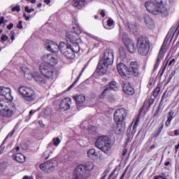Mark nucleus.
Listing matches in <instances>:
<instances>
[{
    "label": "nucleus",
    "mask_w": 179,
    "mask_h": 179,
    "mask_svg": "<svg viewBox=\"0 0 179 179\" xmlns=\"http://www.w3.org/2000/svg\"><path fill=\"white\" fill-rule=\"evenodd\" d=\"M164 99H166V92H164L162 96L161 103H163V101H164Z\"/></svg>",
    "instance_id": "obj_58"
},
{
    "label": "nucleus",
    "mask_w": 179,
    "mask_h": 179,
    "mask_svg": "<svg viewBox=\"0 0 179 179\" xmlns=\"http://www.w3.org/2000/svg\"><path fill=\"white\" fill-rule=\"evenodd\" d=\"M22 179H31V178H30L27 176H24Z\"/></svg>",
    "instance_id": "obj_64"
},
{
    "label": "nucleus",
    "mask_w": 179,
    "mask_h": 179,
    "mask_svg": "<svg viewBox=\"0 0 179 179\" xmlns=\"http://www.w3.org/2000/svg\"><path fill=\"white\" fill-rule=\"evenodd\" d=\"M13 12H20V6L17 5L12 8Z\"/></svg>",
    "instance_id": "obj_43"
},
{
    "label": "nucleus",
    "mask_w": 179,
    "mask_h": 179,
    "mask_svg": "<svg viewBox=\"0 0 179 179\" xmlns=\"http://www.w3.org/2000/svg\"><path fill=\"white\" fill-rule=\"evenodd\" d=\"M123 43L125 47L127 48V51L130 52V54H134L136 51V48H135V43L132 40L129 38H123Z\"/></svg>",
    "instance_id": "obj_17"
},
{
    "label": "nucleus",
    "mask_w": 179,
    "mask_h": 179,
    "mask_svg": "<svg viewBox=\"0 0 179 179\" xmlns=\"http://www.w3.org/2000/svg\"><path fill=\"white\" fill-rule=\"evenodd\" d=\"M129 29L130 31H136V25L129 24Z\"/></svg>",
    "instance_id": "obj_40"
},
{
    "label": "nucleus",
    "mask_w": 179,
    "mask_h": 179,
    "mask_svg": "<svg viewBox=\"0 0 179 179\" xmlns=\"http://www.w3.org/2000/svg\"><path fill=\"white\" fill-rule=\"evenodd\" d=\"M169 64V61L166 63L165 66L162 68V71L161 73V76L164 73V71H166V68L167 67V64Z\"/></svg>",
    "instance_id": "obj_49"
},
{
    "label": "nucleus",
    "mask_w": 179,
    "mask_h": 179,
    "mask_svg": "<svg viewBox=\"0 0 179 179\" xmlns=\"http://www.w3.org/2000/svg\"><path fill=\"white\" fill-rule=\"evenodd\" d=\"M159 113H160V106H159L158 108L155 110L154 116L157 117V115H159Z\"/></svg>",
    "instance_id": "obj_47"
},
{
    "label": "nucleus",
    "mask_w": 179,
    "mask_h": 179,
    "mask_svg": "<svg viewBox=\"0 0 179 179\" xmlns=\"http://www.w3.org/2000/svg\"><path fill=\"white\" fill-rule=\"evenodd\" d=\"M167 43H169V38H167V36H166V38H164V43L161 47V49L159 50L157 61L155 64L154 71H156V69H157V68H159V65H160V61H162V59L164 57V50H166V47L167 45Z\"/></svg>",
    "instance_id": "obj_13"
},
{
    "label": "nucleus",
    "mask_w": 179,
    "mask_h": 179,
    "mask_svg": "<svg viewBox=\"0 0 179 179\" xmlns=\"http://www.w3.org/2000/svg\"><path fill=\"white\" fill-rule=\"evenodd\" d=\"M87 156L90 157V159H94L97 157V152H96V150L92 148L88 150L87 152Z\"/></svg>",
    "instance_id": "obj_30"
},
{
    "label": "nucleus",
    "mask_w": 179,
    "mask_h": 179,
    "mask_svg": "<svg viewBox=\"0 0 179 179\" xmlns=\"http://www.w3.org/2000/svg\"><path fill=\"white\" fill-rule=\"evenodd\" d=\"M45 45L48 51H50L51 52H59L62 50V48H61V42L59 45H58L52 41L48 40L45 41Z\"/></svg>",
    "instance_id": "obj_14"
},
{
    "label": "nucleus",
    "mask_w": 179,
    "mask_h": 179,
    "mask_svg": "<svg viewBox=\"0 0 179 179\" xmlns=\"http://www.w3.org/2000/svg\"><path fill=\"white\" fill-rule=\"evenodd\" d=\"M62 54L64 57H66L67 59H75L76 58V53L80 51V46L79 44L69 45L65 42H61Z\"/></svg>",
    "instance_id": "obj_5"
},
{
    "label": "nucleus",
    "mask_w": 179,
    "mask_h": 179,
    "mask_svg": "<svg viewBox=\"0 0 179 179\" xmlns=\"http://www.w3.org/2000/svg\"><path fill=\"white\" fill-rule=\"evenodd\" d=\"M150 50L149 39L145 36H140L137 40V51L140 55L145 57Z\"/></svg>",
    "instance_id": "obj_10"
},
{
    "label": "nucleus",
    "mask_w": 179,
    "mask_h": 179,
    "mask_svg": "<svg viewBox=\"0 0 179 179\" xmlns=\"http://www.w3.org/2000/svg\"><path fill=\"white\" fill-rule=\"evenodd\" d=\"M113 24H114V20L111 18L108 19L107 20V25L108 26V27H111Z\"/></svg>",
    "instance_id": "obj_44"
},
{
    "label": "nucleus",
    "mask_w": 179,
    "mask_h": 179,
    "mask_svg": "<svg viewBox=\"0 0 179 179\" xmlns=\"http://www.w3.org/2000/svg\"><path fill=\"white\" fill-rule=\"evenodd\" d=\"M145 6L146 10L152 15H162V16L169 15V10L164 5H163V0H150L145 1Z\"/></svg>",
    "instance_id": "obj_2"
},
{
    "label": "nucleus",
    "mask_w": 179,
    "mask_h": 179,
    "mask_svg": "<svg viewBox=\"0 0 179 179\" xmlns=\"http://www.w3.org/2000/svg\"><path fill=\"white\" fill-rule=\"evenodd\" d=\"M111 90L117 92L118 90V83L115 81H110L107 85L105 86V89L103 90L99 96V99H104L106 94H108Z\"/></svg>",
    "instance_id": "obj_12"
},
{
    "label": "nucleus",
    "mask_w": 179,
    "mask_h": 179,
    "mask_svg": "<svg viewBox=\"0 0 179 179\" xmlns=\"http://www.w3.org/2000/svg\"><path fill=\"white\" fill-rule=\"evenodd\" d=\"M13 134H15V130H12L6 137V138L3 140V141L2 142L1 145H0V149L1 148H2V146H3L5 145V143H6V139H8V138H11V136H13Z\"/></svg>",
    "instance_id": "obj_34"
},
{
    "label": "nucleus",
    "mask_w": 179,
    "mask_h": 179,
    "mask_svg": "<svg viewBox=\"0 0 179 179\" xmlns=\"http://www.w3.org/2000/svg\"><path fill=\"white\" fill-rule=\"evenodd\" d=\"M71 98H65L62 99L59 104V108L63 110V111H66L71 108Z\"/></svg>",
    "instance_id": "obj_20"
},
{
    "label": "nucleus",
    "mask_w": 179,
    "mask_h": 179,
    "mask_svg": "<svg viewBox=\"0 0 179 179\" xmlns=\"http://www.w3.org/2000/svg\"><path fill=\"white\" fill-rule=\"evenodd\" d=\"M46 163L48 164V169L49 170V173H52V171H54L58 166V162L54 159L50 160Z\"/></svg>",
    "instance_id": "obj_25"
},
{
    "label": "nucleus",
    "mask_w": 179,
    "mask_h": 179,
    "mask_svg": "<svg viewBox=\"0 0 179 179\" xmlns=\"http://www.w3.org/2000/svg\"><path fill=\"white\" fill-rule=\"evenodd\" d=\"M73 29L72 31L66 33V40L67 43H71L69 45H75V44H79L80 38H79V34H80V27L78 20H74L73 22Z\"/></svg>",
    "instance_id": "obj_6"
},
{
    "label": "nucleus",
    "mask_w": 179,
    "mask_h": 179,
    "mask_svg": "<svg viewBox=\"0 0 179 179\" xmlns=\"http://www.w3.org/2000/svg\"><path fill=\"white\" fill-rule=\"evenodd\" d=\"M9 106L8 99H0V113Z\"/></svg>",
    "instance_id": "obj_28"
},
{
    "label": "nucleus",
    "mask_w": 179,
    "mask_h": 179,
    "mask_svg": "<svg viewBox=\"0 0 179 179\" xmlns=\"http://www.w3.org/2000/svg\"><path fill=\"white\" fill-rule=\"evenodd\" d=\"M159 93H160V87H157L153 91L154 97H157V96H159Z\"/></svg>",
    "instance_id": "obj_39"
},
{
    "label": "nucleus",
    "mask_w": 179,
    "mask_h": 179,
    "mask_svg": "<svg viewBox=\"0 0 179 179\" xmlns=\"http://www.w3.org/2000/svg\"><path fill=\"white\" fill-rule=\"evenodd\" d=\"M115 171H117V169H115L109 175V178H111V177H113V176H114V174H115Z\"/></svg>",
    "instance_id": "obj_52"
},
{
    "label": "nucleus",
    "mask_w": 179,
    "mask_h": 179,
    "mask_svg": "<svg viewBox=\"0 0 179 179\" xmlns=\"http://www.w3.org/2000/svg\"><path fill=\"white\" fill-rule=\"evenodd\" d=\"M23 16H24V17H25V20H27V21L30 20V17L27 16V14H26V13H23Z\"/></svg>",
    "instance_id": "obj_51"
},
{
    "label": "nucleus",
    "mask_w": 179,
    "mask_h": 179,
    "mask_svg": "<svg viewBox=\"0 0 179 179\" xmlns=\"http://www.w3.org/2000/svg\"><path fill=\"white\" fill-rule=\"evenodd\" d=\"M49 157H50V152H48V151H45L43 155V159H45V160H47V159H48Z\"/></svg>",
    "instance_id": "obj_45"
},
{
    "label": "nucleus",
    "mask_w": 179,
    "mask_h": 179,
    "mask_svg": "<svg viewBox=\"0 0 179 179\" xmlns=\"http://www.w3.org/2000/svg\"><path fill=\"white\" fill-rule=\"evenodd\" d=\"M39 71L43 76H45V78H48V79H55L58 76L57 71L54 69V66H52L51 64L44 63L41 64L39 66Z\"/></svg>",
    "instance_id": "obj_9"
},
{
    "label": "nucleus",
    "mask_w": 179,
    "mask_h": 179,
    "mask_svg": "<svg viewBox=\"0 0 179 179\" xmlns=\"http://www.w3.org/2000/svg\"><path fill=\"white\" fill-rule=\"evenodd\" d=\"M176 63V59H173L172 60H171L169 63V66H171V65L173 64H175Z\"/></svg>",
    "instance_id": "obj_55"
},
{
    "label": "nucleus",
    "mask_w": 179,
    "mask_h": 179,
    "mask_svg": "<svg viewBox=\"0 0 179 179\" xmlns=\"http://www.w3.org/2000/svg\"><path fill=\"white\" fill-rule=\"evenodd\" d=\"M13 157L18 163H24V162L26 161V157L21 153H17L15 155H13Z\"/></svg>",
    "instance_id": "obj_27"
},
{
    "label": "nucleus",
    "mask_w": 179,
    "mask_h": 179,
    "mask_svg": "<svg viewBox=\"0 0 179 179\" xmlns=\"http://www.w3.org/2000/svg\"><path fill=\"white\" fill-rule=\"evenodd\" d=\"M23 73L25 79H28V80H31L36 76V73H31L30 69L26 67L24 68Z\"/></svg>",
    "instance_id": "obj_24"
},
{
    "label": "nucleus",
    "mask_w": 179,
    "mask_h": 179,
    "mask_svg": "<svg viewBox=\"0 0 179 179\" xmlns=\"http://www.w3.org/2000/svg\"><path fill=\"white\" fill-rule=\"evenodd\" d=\"M139 122V120H136L134 122V124L133 126V129H136V128H138V123Z\"/></svg>",
    "instance_id": "obj_48"
},
{
    "label": "nucleus",
    "mask_w": 179,
    "mask_h": 179,
    "mask_svg": "<svg viewBox=\"0 0 179 179\" xmlns=\"http://www.w3.org/2000/svg\"><path fill=\"white\" fill-rule=\"evenodd\" d=\"M108 173H110V169H106L103 173L101 174V177L100 179H106L107 178V176L108 175Z\"/></svg>",
    "instance_id": "obj_35"
},
{
    "label": "nucleus",
    "mask_w": 179,
    "mask_h": 179,
    "mask_svg": "<svg viewBox=\"0 0 179 179\" xmlns=\"http://www.w3.org/2000/svg\"><path fill=\"white\" fill-rule=\"evenodd\" d=\"M10 88L6 87H0V96L5 97L6 100H13V96H12Z\"/></svg>",
    "instance_id": "obj_18"
},
{
    "label": "nucleus",
    "mask_w": 179,
    "mask_h": 179,
    "mask_svg": "<svg viewBox=\"0 0 179 179\" xmlns=\"http://www.w3.org/2000/svg\"><path fill=\"white\" fill-rule=\"evenodd\" d=\"M173 79V76H171V74L169 76L168 80H167V83H170L171 80Z\"/></svg>",
    "instance_id": "obj_59"
},
{
    "label": "nucleus",
    "mask_w": 179,
    "mask_h": 179,
    "mask_svg": "<svg viewBox=\"0 0 179 179\" xmlns=\"http://www.w3.org/2000/svg\"><path fill=\"white\" fill-rule=\"evenodd\" d=\"M100 15L102 17H104V16H106V11L104 10H101Z\"/></svg>",
    "instance_id": "obj_57"
},
{
    "label": "nucleus",
    "mask_w": 179,
    "mask_h": 179,
    "mask_svg": "<svg viewBox=\"0 0 179 179\" xmlns=\"http://www.w3.org/2000/svg\"><path fill=\"white\" fill-rule=\"evenodd\" d=\"M17 29H23V22L22 21H19L17 24Z\"/></svg>",
    "instance_id": "obj_46"
},
{
    "label": "nucleus",
    "mask_w": 179,
    "mask_h": 179,
    "mask_svg": "<svg viewBox=\"0 0 179 179\" xmlns=\"http://www.w3.org/2000/svg\"><path fill=\"white\" fill-rule=\"evenodd\" d=\"M117 71L122 78H129V73L132 72L135 78L141 76V71L139 70V64L138 62H130L129 67L124 63H120L117 65Z\"/></svg>",
    "instance_id": "obj_3"
},
{
    "label": "nucleus",
    "mask_w": 179,
    "mask_h": 179,
    "mask_svg": "<svg viewBox=\"0 0 179 179\" xmlns=\"http://www.w3.org/2000/svg\"><path fill=\"white\" fill-rule=\"evenodd\" d=\"M159 135H160V133H158L157 131H155L153 133V134H152V136H153L154 138H157V136H159Z\"/></svg>",
    "instance_id": "obj_53"
},
{
    "label": "nucleus",
    "mask_w": 179,
    "mask_h": 179,
    "mask_svg": "<svg viewBox=\"0 0 179 179\" xmlns=\"http://www.w3.org/2000/svg\"><path fill=\"white\" fill-rule=\"evenodd\" d=\"M114 62V50L106 49L101 55L100 60L96 69V73L100 76L106 75L108 67L113 65Z\"/></svg>",
    "instance_id": "obj_1"
},
{
    "label": "nucleus",
    "mask_w": 179,
    "mask_h": 179,
    "mask_svg": "<svg viewBox=\"0 0 179 179\" xmlns=\"http://www.w3.org/2000/svg\"><path fill=\"white\" fill-rule=\"evenodd\" d=\"M94 169L93 162H87L84 164L78 165L74 170V177L76 179L89 178L90 173Z\"/></svg>",
    "instance_id": "obj_4"
},
{
    "label": "nucleus",
    "mask_w": 179,
    "mask_h": 179,
    "mask_svg": "<svg viewBox=\"0 0 179 179\" xmlns=\"http://www.w3.org/2000/svg\"><path fill=\"white\" fill-rule=\"evenodd\" d=\"M128 152V150L127 149H124L123 152H122V156H125V155H127V153Z\"/></svg>",
    "instance_id": "obj_61"
},
{
    "label": "nucleus",
    "mask_w": 179,
    "mask_h": 179,
    "mask_svg": "<svg viewBox=\"0 0 179 179\" xmlns=\"http://www.w3.org/2000/svg\"><path fill=\"white\" fill-rule=\"evenodd\" d=\"M73 99L76 100L77 108H80V107H82L83 106V103L85 101H86V96L83 94L77 95L75 96H73Z\"/></svg>",
    "instance_id": "obj_22"
},
{
    "label": "nucleus",
    "mask_w": 179,
    "mask_h": 179,
    "mask_svg": "<svg viewBox=\"0 0 179 179\" xmlns=\"http://www.w3.org/2000/svg\"><path fill=\"white\" fill-rule=\"evenodd\" d=\"M10 33L12 34L11 40H12V41H13L15 40V31H11Z\"/></svg>",
    "instance_id": "obj_56"
},
{
    "label": "nucleus",
    "mask_w": 179,
    "mask_h": 179,
    "mask_svg": "<svg viewBox=\"0 0 179 179\" xmlns=\"http://www.w3.org/2000/svg\"><path fill=\"white\" fill-rule=\"evenodd\" d=\"M80 76H82V73L79 74V76H78V78H76V80L74 81V83H73L68 89L67 90H71V89H72V87H73L75 86V85H76V83H78V82L79 81V79H80Z\"/></svg>",
    "instance_id": "obj_36"
},
{
    "label": "nucleus",
    "mask_w": 179,
    "mask_h": 179,
    "mask_svg": "<svg viewBox=\"0 0 179 179\" xmlns=\"http://www.w3.org/2000/svg\"><path fill=\"white\" fill-rule=\"evenodd\" d=\"M4 20H5V17H1L0 18V26L3 24Z\"/></svg>",
    "instance_id": "obj_60"
},
{
    "label": "nucleus",
    "mask_w": 179,
    "mask_h": 179,
    "mask_svg": "<svg viewBox=\"0 0 179 179\" xmlns=\"http://www.w3.org/2000/svg\"><path fill=\"white\" fill-rule=\"evenodd\" d=\"M174 111L173 110H170L169 112L167 113L166 116V121L165 122V126L169 128L171 125V121L174 119Z\"/></svg>",
    "instance_id": "obj_26"
},
{
    "label": "nucleus",
    "mask_w": 179,
    "mask_h": 179,
    "mask_svg": "<svg viewBox=\"0 0 179 179\" xmlns=\"http://www.w3.org/2000/svg\"><path fill=\"white\" fill-rule=\"evenodd\" d=\"M95 145L104 153H108L111 149V141L107 136H101L96 141Z\"/></svg>",
    "instance_id": "obj_8"
},
{
    "label": "nucleus",
    "mask_w": 179,
    "mask_h": 179,
    "mask_svg": "<svg viewBox=\"0 0 179 179\" xmlns=\"http://www.w3.org/2000/svg\"><path fill=\"white\" fill-rule=\"evenodd\" d=\"M145 23L148 29H153V27H155V22H153V20L150 17H145Z\"/></svg>",
    "instance_id": "obj_29"
},
{
    "label": "nucleus",
    "mask_w": 179,
    "mask_h": 179,
    "mask_svg": "<svg viewBox=\"0 0 179 179\" xmlns=\"http://www.w3.org/2000/svg\"><path fill=\"white\" fill-rule=\"evenodd\" d=\"M3 150H5V147L3 145L0 148V155L3 152Z\"/></svg>",
    "instance_id": "obj_63"
},
{
    "label": "nucleus",
    "mask_w": 179,
    "mask_h": 179,
    "mask_svg": "<svg viewBox=\"0 0 179 179\" xmlns=\"http://www.w3.org/2000/svg\"><path fill=\"white\" fill-rule=\"evenodd\" d=\"M34 79L36 82V83H38V85H45V83H47V77H45V76H44L43 74L35 73V76H34Z\"/></svg>",
    "instance_id": "obj_21"
},
{
    "label": "nucleus",
    "mask_w": 179,
    "mask_h": 179,
    "mask_svg": "<svg viewBox=\"0 0 179 179\" xmlns=\"http://www.w3.org/2000/svg\"><path fill=\"white\" fill-rule=\"evenodd\" d=\"M8 36L6 34H2L1 37V43H5V41H8Z\"/></svg>",
    "instance_id": "obj_42"
},
{
    "label": "nucleus",
    "mask_w": 179,
    "mask_h": 179,
    "mask_svg": "<svg viewBox=\"0 0 179 179\" xmlns=\"http://www.w3.org/2000/svg\"><path fill=\"white\" fill-rule=\"evenodd\" d=\"M123 92H124L126 94H128V96H132V94L135 93V90L131 86V84L126 83L123 86Z\"/></svg>",
    "instance_id": "obj_23"
},
{
    "label": "nucleus",
    "mask_w": 179,
    "mask_h": 179,
    "mask_svg": "<svg viewBox=\"0 0 179 179\" xmlns=\"http://www.w3.org/2000/svg\"><path fill=\"white\" fill-rule=\"evenodd\" d=\"M40 169L42 170V171H44V173H50L48 170V164H47V162L41 164L40 165Z\"/></svg>",
    "instance_id": "obj_33"
},
{
    "label": "nucleus",
    "mask_w": 179,
    "mask_h": 179,
    "mask_svg": "<svg viewBox=\"0 0 179 179\" xmlns=\"http://www.w3.org/2000/svg\"><path fill=\"white\" fill-rule=\"evenodd\" d=\"M127 118V110L122 108L115 110L113 116V120L117 124V131L119 134H124L125 131V122L124 120Z\"/></svg>",
    "instance_id": "obj_7"
},
{
    "label": "nucleus",
    "mask_w": 179,
    "mask_h": 179,
    "mask_svg": "<svg viewBox=\"0 0 179 179\" xmlns=\"http://www.w3.org/2000/svg\"><path fill=\"white\" fill-rule=\"evenodd\" d=\"M16 113V106L15 105L8 106L1 113V117L3 118H12Z\"/></svg>",
    "instance_id": "obj_15"
},
{
    "label": "nucleus",
    "mask_w": 179,
    "mask_h": 179,
    "mask_svg": "<svg viewBox=\"0 0 179 179\" xmlns=\"http://www.w3.org/2000/svg\"><path fill=\"white\" fill-rule=\"evenodd\" d=\"M7 29H8V30H12V29H13V23H10V24L7 26Z\"/></svg>",
    "instance_id": "obj_50"
},
{
    "label": "nucleus",
    "mask_w": 179,
    "mask_h": 179,
    "mask_svg": "<svg viewBox=\"0 0 179 179\" xmlns=\"http://www.w3.org/2000/svg\"><path fill=\"white\" fill-rule=\"evenodd\" d=\"M153 103H155V99L151 98L148 101L144 102L143 107H145V108H150Z\"/></svg>",
    "instance_id": "obj_32"
},
{
    "label": "nucleus",
    "mask_w": 179,
    "mask_h": 179,
    "mask_svg": "<svg viewBox=\"0 0 179 179\" xmlns=\"http://www.w3.org/2000/svg\"><path fill=\"white\" fill-rule=\"evenodd\" d=\"M18 92L21 96L26 100V101H34L36 100V93L34 90L27 87H20Z\"/></svg>",
    "instance_id": "obj_11"
},
{
    "label": "nucleus",
    "mask_w": 179,
    "mask_h": 179,
    "mask_svg": "<svg viewBox=\"0 0 179 179\" xmlns=\"http://www.w3.org/2000/svg\"><path fill=\"white\" fill-rule=\"evenodd\" d=\"M92 1L93 0H73L72 4L76 9H83Z\"/></svg>",
    "instance_id": "obj_19"
},
{
    "label": "nucleus",
    "mask_w": 179,
    "mask_h": 179,
    "mask_svg": "<svg viewBox=\"0 0 179 179\" xmlns=\"http://www.w3.org/2000/svg\"><path fill=\"white\" fill-rule=\"evenodd\" d=\"M119 53L120 59L125 61L127 58V52L125 51V49H124V48H120L119 49Z\"/></svg>",
    "instance_id": "obj_31"
},
{
    "label": "nucleus",
    "mask_w": 179,
    "mask_h": 179,
    "mask_svg": "<svg viewBox=\"0 0 179 179\" xmlns=\"http://www.w3.org/2000/svg\"><path fill=\"white\" fill-rule=\"evenodd\" d=\"M24 10H25V12H27V13H31V12H34V8H29V6H27L24 8Z\"/></svg>",
    "instance_id": "obj_41"
},
{
    "label": "nucleus",
    "mask_w": 179,
    "mask_h": 179,
    "mask_svg": "<svg viewBox=\"0 0 179 179\" xmlns=\"http://www.w3.org/2000/svg\"><path fill=\"white\" fill-rule=\"evenodd\" d=\"M153 179H167V176H166V173H162L161 175L155 176Z\"/></svg>",
    "instance_id": "obj_37"
},
{
    "label": "nucleus",
    "mask_w": 179,
    "mask_h": 179,
    "mask_svg": "<svg viewBox=\"0 0 179 179\" xmlns=\"http://www.w3.org/2000/svg\"><path fill=\"white\" fill-rule=\"evenodd\" d=\"M52 141L54 146H58V145L61 143V139H59L58 137L54 138Z\"/></svg>",
    "instance_id": "obj_38"
},
{
    "label": "nucleus",
    "mask_w": 179,
    "mask_h": 179,
    "mask_svg": "<svg viewBox=\"0 0 179 179\" xmlns=\"http://www.w3.org/2000/svg\"><path fill=\"white\" fill-rule=\"evenodd\" d=\"M174 135L176 136H178V135H179L178 129H176V130L174 131Z\"/></svg>",
    "instance_id": "obj_62"
},
{
    "label": "nucleus",
    "mask_w": 179,
    "mask_h": 179,
    "mask_svg": "<svg viewBox=\"0 0 179 179\" xmlns=\"http://www.w3.org/2000/svg\"><path fill=\"white\" fill-rule=\"evenodd\" d=\"M41 60L45 62L43 64H46L48 65H57L58 63V60L52 55V54H46L41 57Z\"/></svg>",
    "instance_id": "obj_16"
},
{
    "label": "nucleus",
    "mask_w": 179,
    "mask_h": 179,
    "mask_svg": "<svg viewBox=\"0 0 179 179\" xmlns=\"http://www.w3.org/2000/svg\"><path fill=\"white\" fill-rule=\"evenodd\" d=\"M163 128H164V124H162V126L158 129L157 132L161 133L163 131Z\"/></svg>",
    "instance_id": "obj_54"
}]
</instances>
